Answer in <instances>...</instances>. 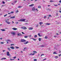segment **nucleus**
<instances>
[{
	"label": "nucleus",
	"mask_w": 61,
	"mask_h": 61,
	"mask_svg": "<svg viewBox=\"0 0 61 61\" xmlns=\"http://www.w3.org/2000/svg\"><path fill=\"white\" fill-rule=\"evenodd\" d=\"M25 19H23L19 20L18 21H20V22H24V21H25Z\"/></svg>",
	"instance_id": "f257e3e1"
},
{
	"label": "nucleus",
	"mask_w": 61,
	"mask_h": 61,
	"mask_svg": "<svg viewBox=\"0 0 61 61\" xmlns=\"http://www.w3.org/2000/svg\"><path fill=\"white\" fill-rule=\"evenodd\" d=\"M32 10L33 11H34V12H35V11H36V7H33L32 9Z\"/></svg>",
	"instance_id": "f03ea898"
},
{
	"label": "nucleus",
	"mask_w": 61,
	"mask_h": 61,
	"mask_svg": "<svg viewBox=\"0 0 61 61\" xmlns=\"http://www.w3.org/2000/svg\"><path fill=\"white\" fill-rule=\"evenodd\" d=\"M21 29H27V28H26V27H21Z\"/></svg>",
	"instance_id": "7ed1b4c3"
},
{
	"label": "nucleus",
	"mask_w": 61,
	"mask_h": 61,
	"mask_svg": "<svg viewBox=\"0 0 61 61\" xmlns=\"http://www.w3.org/2000/svg\"><path fill=\"white\" fill-rule=\"evenodd\" d=\"M10 55L9 54V51L7 52V56H10Z\"/></svg>",
	"instance_id": "20e7f679"
},
{
	"label": "nucleus",
	"mask_w": 61,
	"mask_h": 61,
	"mask_svg": "<svg viewBox=\"0 0 61 61\" xmlns=\"http://www.w3.org/2000/svg\"><path fill=\"white\" fill-rule=\"evenodd\" d=\"M21 42H25V41H26V40L22 39L21 40Z\"/></svg>",
	"instance_id": "39448f33"
},
{
	"label": "nucleus",
	"mask_w": 61,
	"mask_h": 61,
	"mask_svg": "<svg viewBox=\"0 0 61 61\" xmlns=\"http://www.w3.org/2000/svg\"><path fill=\"white\" fill-rule=\"evenodd\" d=\"M5 21L6 23H7V24H10V23H11V22H8L6 20H5Z\"/></svg>",
	"instance_id": "423d86ee"
},
{
	"label": "nucleus",
	"mask_w": 61,
	"mask_h": 61,
	"mask_svg": "<svg viewBox=\"0 0 61 61\" xmlns=\"http://www.w3.org/2000/svg\"><path fill=\"white\" fill-rule=\"evenodd\" d=\"M17 35L18 36H22V34L20 33H18L17 34Z\"/></svg>",
	"instance_id": "0eeeda50"
},
{
	"label": "nucleus",
	"mask_w": 61,
	"mask_h": 61,
	"mask_svg": "<svg viewBox=\"0 0 61 61\" xmlns=\"http://www.w3.org/2000/svg\"><path fill=\"white\" fill-rule=\"evenodd\" d=\"M33 29V27H30L29 28V30H32V29Z\"/></svg>",
	"instance_id": "6e6552de"
},
{
	"label": "nucleus",
	"mask_w": 61,
	"mask_h": 61,
	"mask_svg": "<svg viewBox=\"0 0 61 61\" xmlns=\"http://www.w3.org/2000/svg\"><path fill=\"white\" fill-rule=\"evenodd\" d=\"M13 30H17V29L16 28H13L12 29Z\"/></svg>",
	"instance_id": "1a4fd4ad"
},
{
	"label": "nucleus",
	"mask_w": 61,
	"mask_h": 61,
	"mask_svg": "<svg viewBox=\"0 0 61 61\" xmlns=\"http://www.w3.org/2000/svg\"><path fill=\"white\" fill-rule=\"evenodd\" d=\"M11 34H12V35H15V32H12L11 33Z\"/></svg>",
	"instance_id": "9d476101"
},
{
	"label": "nucleus",
	"mask_w": 61,
	"mask_h": 61,
	"mask_svg": "<svg viewBox=\"0 0 61 61\" xmlns=\"http://www.w3.org/2000/svg\"><path fill=\"white\" fill-rule=\"evenodd\" d=\"M15 16H13L12 17H10V19H12V18H15Z\"/></svg>",
	"instance_id": "9b49d317"
},
{
	"label": "nucleus",
	"mask_w": 61,
	"mask_h": 61,
	"mask_svg": "<svg viewBox=\"0 0 61 61\" xmlns=\"http://www.w3.org/2000/svg\"><path fill=\"white\" fill-rule=\"evenodd\" d=\"M10 48L11 49H14L15 48L13 46L10 47Z\"/></svg>",
	"instance_id": "f8f14e48"
},
{
	"label": "nucleus",
	"mask_w": 61,
	"mask_h": 61,
	"mask_svg": "<svg viewBox=\"0 0 61 61\" xmlns=\"http://www.w3.org/2000/svg\"><path fill=\"white\" fill-rule=\"evenodd\" d=\"M46 25H51V24L47 23H46Z\"/></svg>",
	"instance_id": "ddd939ff"
},
{
	"label": "nucleus",
	"mask_w": 61,
	"mask_h": 61,
	"mask_svg": "<svg viewBox=\"0 0 61 61\" xmlns=\"http://www.w3.org/2000/svg\"><path fill=\"white\" fill-rule=\"evenodd\" d=\"M5 59H6V58H2L1 59V60H5Z\"/></svg>",
	"instance_id": "4468645a"
},
{
	"label": "nucleus",
	"mask_w": 61,
	"mask_h": 61,
	"mask_svg": "<svg viewBox=\"0 0 61 61\" xmlns=\"http://www.w3.org/2000/svg\"><path fill=\"white\" fill-rule=\"evenodd\" d=\"M29 43V42L28 41H27L26 43H24V44H28Z\"/></svg>",
	"instance_id": "2eb2a0df"
},
{
	"label": "nucleus",
	"mask_w": 61,
	"mask_h": 61,
	"mask_svg": "<svg viewBox=\"0 0 61 61\" xmlns=\"http://www.w3.org/2000/svg\"><path fill=\"white\" fill-rule=\"evenodd\" d=\"M0 30L1 31H5V29H0Z\"/></svg>",
	"instance_id": "dca6fc26"
},
{
	"label": "nucleus",
	"mask_w": 61,
	"mask_h": 61,
	"mask_svg": "<svg viewBox=\"0 0 61 61\" xmlns=\"http://www.w3.org/2000/svg\"><path fill=\"white\" fill-rule=\"evenodd\" d=\"M7 42L8 41H9V42H11V41H10V40L9 39H8V40H7Z\"/></svg>",
	"instance_id": "f3484780"
},
{
	"label": "nucleus",
	"mask_w": 61,
	"mask_h": 61,
	"mask_svg": "<svg viewBox=\"0 0 61 61\" xmlns=\"http://www.w3.org/2000/svg\"><path fill=\"white\" fill-rule=\"evenodd\" d=\"M39 23L40 24V25H41L42 24H43V22H40Z\"/></svg>",
	"instance_id": "a211bd4d"
},
{
	"label": "nucleus",
	"mask_w": 61,
	"mask_h": 61,
	"mask_svg": "<svg viewBox=\"0 0 61 61\" xmlns=\"http://www.w3.org/2000/svg\"><path fill=\"white\" fill-rule=\"evenodd\" d=\"M38 36H42V35H40V33H38Z\"/></svg>",
	"instance_id": "6ab92c4d"
},
{
	"label": "nucleus",
	"mask_w": 61,
	"mask_h": 61,
	"mask_svg": "<svg viewBox=\"0 0 61 61\" xmlns=\"http://www.w3.org/2000/svg\"><path fill=\"white\" fill-rule=\"evenodd\" d=\"M33 5H34V4H32L30 5H29V6L30 7V6H33Z\"/></svg>",
	"instance_id": "aec40b11"
},
{
	"label": "nucleus",
	"mask_w": 61,
	"mask_h": 61,
	"mask_svg": "<svg viewBox=\"0 0 61 61\" xmlns=\"http://www.w3.org/2000/svg\"><path fill=\"white\" fill-rule=\"evenodd\" d=\"M33 53H37V52L36 51H33Z\"/></svg>",
	"instance_id": "412c9836"
},
{
	"label": "nucleus",
	"mask_w": 61,
	"mask_h": 61,
	"mask_svg": "<svg viewBox=\"0 0 61 61\" xmlns=\"http://www.w3.org/2000/svg\"><path fill=\"white\" fill-rule=\"evenodd\" d=\"M31 39H33V40H34V41H36V39H35L31 38Z\"/></svg>",
	"instance_id": "4be33fe9"
},
{
	"label": "nucleus",
	"mask_w": 61,
	"mask_h": 61,
	"mask_svg": "<svg viewBox=\"0 0 61 61\" xmlns=\"http://www.w3.org/2000/svg\"><path fill=\"white\" fill-rule=\"evenodd\" d=\"M41 38H39V41H41Z\"/></svg>",
	"instance_id": "5701e85b"
},
{
	"label": "nucleus",
	"mask_w": 61,
	"mask_h": 61,
	"mask_svg": "<svg viewBox=\"0 0 61 61\" xmlns=\"http://www.w3.org/2000/svg\"><path fill=\"white\" fill-rule=\"evenodd\" d=\"M41 46V47H44V46H45V45H42Z\"/></svg>",
	"instance_id": "b1692460"
},
{
	"label": "nucleus",
	"mask_w": 61,
	"mask_h": 61,
	"mask_svg": "<svg viewBox=\"0 0 61 61\" xmlns=\"http://www.w3.org/2000/svg\"><path fill=\"white\" fill-rule=\"evenodd\" d=\"M37 35H35V36H34V37H35V38H36V37H37Z\"/></svg>",
	"instance_id": "393cba45"
},
{
	"label": "nucleus",
	"mask_w": 61,
	"mask_h": 61,
	"mask_svg": "<svg viewBox=\"0 0 61 61\" xmlns=\"http://www.w3.org/2000/svg\"><path fill=\"white\" fill-rule=\"evenodd\" d=\"M33 60L34 61H37V59H34Z\"/></svg>",
	"instance_id": "a878e982"
},
{
	"label": "nucleus",
	"mask_w": 61,
	"mask_h": 61,
	"mask_svg": "<svg viewBox=\"0 0 61 61\" xmlns=\"http://www.w3.org/2000/svg\"><path fill=\"white\" fill-rule=\"evenodd\" d=\"M38 8H41V6H38Z\"/></svg>",
	"instance_id": "bb28decb"
},
{
	"label": "nucleus",
	"mask_w": 61,
	"mask_h": 61,
	"mask_svg": "<svg viewBox=\"0 0 61 61\" xmlns=\"http://www.w3.org/2000/svg\"><path fill=\"white\" fill-rule=\"evenodd\" d=\"M55 58H58V57L57 56H55Z\"/></svg>",
	"instance_id": "cd10ccee"
},
{
	"label": "nucleus",
	"mask_w": 61,
	"mask_h": 61,
	"mask_svg": "<svg viewBox=\"0 0 61 61\" xmlns=\"http://www.w3.org/2000/svg\"><path fill=\"white\" fill-rule=\"evenodd\" d=\"M50 2H51V3L52 2H54V1L53 0H50Z\"/></svg>",
	"instance_id": "c85d7f7f"
},
{
	"label": "nucleus",
	"mask_w": 61,
	"mask_h": 61,
	"mask_svg": "<svg viewBox=\"0 0 61 61\" xmlns=\"http://www.w3.org/2000/svg\"><path fill=\"white\" fill-rule=\"evenodd\" d=\"M8 49L10 51H11V49L9 48H8Z\"/></svg>",
	"instance_id": "c756f323"
},
{
	"label": "nucleus",
	"mask_w": 61,
	"mask_h": 61,
	"mask_svg": "<svg viewBox=\"0 0 61 61\" xmlns=\"http://www.w3.org/2000/svg\"><path fill=\"white\" fill-rule=\"evenodd\" d=\"M4 43V42H0L1 44H3Z\"/></svg>",
	"instance_id": "7c9ffc66"
},
{
	"label": "nucleus",
	"mask_w": 61,
	"mask_h": 61,
	"mask_svg": "<svg viewBox=\"0 0 61 61\" xmlns=\"http://www.w3.org/2000/svg\"><path fill=\"white\" fill-rule=\"evenodd\" d=\"M21 7H22V6H18V8H21Z\"/></svg>",
	"instance_id": "2f4dec72"
},
{
	"label": "nucleus",
	"mask_w": 61,
	"mask_h": 61,
	"mask_svg": "<svg viewBox=\"0 0 61 61\" xmlns=\"http://www.w3.org/2000/svg\"><path fill=\"white\" fill-rule=\"evenodd\" d=\"M7 14H6V15H4V17H5V16H7Z\"/></svg>",
	"instance_id": "473e14b6"
},
{
	"label": "nucleus",
	"mask_w": 61,
	"mask_h": 61,
	"mask_svg": "<svg viewBox=\"0 0 61 61\" xmlns=\"http://www.w3.org/2000/svg\"><path fill=\"white\" fill-rule=\"evenodd\" d=\"M24 37H25V38H27V36H24Z\"/></svg>",
	"instance_id": "72a5a7b5"
},
{
	"label": "nucleus",
	"mask_w": 61,
	"mask_h": 61,
	"mask_svg": "<svg viewBox=\"0 0 61 61\" xmlns=\"http://www.w3.org/2000/svg\"><path fill=\"white\" fill-rule=\"evenodd\" d=\"M17 2V0H15L14 2V3H16Z\"/></svg>",
	"instance_id": "f704fd0d"
},
{
	"label": "nucleus",
	"mask_w": 61,
	"mask_h": 61,
	"mask_svg": "<svg viewBox=\"0 0 61 61\" xmlns=\"http://www.w3.org/2000/svg\"><path fill=\"white\" fill-rule=\"evenodd\" d=\"M15 60V59H10V60Z\"/></svg>",
	"instance_id": "c9c22d12"
},
{
	"label": "nucleus",
	"mask_w": 61,
	"mask_h": 61,
	"mask_svg": "<svg viewBox=\"0 0 61 61\" xmlns=\"http://www.w3.org/2000/svg\"><path fill=\"white\" fill-rule=\"evenodd\" d=\"M2 3H3V4H5V2L4 1H3L2 2Z\"/></svg>",
	"instance_id": "e433bc0d"
},
{
	"label": "nucleus",
	"mask_w": 61,
	"mask_h": 61,
	"mask_svg": "<svg viewBox=\"0 0 61 61\" xmlns=\"http://www.w3.org/2000/svg\"><path fill=\"white\" fill-rule=\"evenodd\" d=\"M45 39H47V36H46L45 37Z\"/></svg>",
	"instance_id": "4c0bfd02"
},
{
	"label": "nucleus",
	"mask_w": 61,
	"mask_h": 61,
	"mask_svg": "<svg viewBox=\"0 0 61 61\" xmlns=\"http://www.w3.org/2000/svg\"><path fill=\"white\" fill-rule=\"evenodd\" d=\"M18 10H17L16 11L15 13H18Z\"/></svg>",
	"instance_id": "58836bf2"
},
{
	"label": "nucleus",
	"mask_w": 61,
	"mask_h": 61,
	"mask_svg": "<svg viewBox=\"0 0 61 61\" xmlns=\"http://www.w3.org/2000/svg\"><path fill=\"white\" fill-rule=\"evenodd\" d=\"M14 13V12H13V11H12V12H10V13H11V14L12 13Z\"/></svg>",
	"instance_id": "ea45409f"
},
{
	"label": "nucleus",
	"mask_w": 61,
	"mask_h": 61,
	"mask_svg": "<svg viewBox=\"0 0 61 61\" xmlns=\"http://www.w3.org/2000/svg\"><path fill=\"white\" fill-rule=\"evenodd\" d=\"M46 58H45L43 60V61H44V60H46Z\"/></svg>",
	"instance_id": "a19ab883"
},
{
	"label": "nucleus",
	"mask_w": 61,
	"mask_h": 61,
	"mask_svg": "<svg viewBox=\"0 0 61 61\" xmlns=\"http://www.w3.org/2000/svg\"><path fill=\"white\" fill-rule=\"evenodd\" d=\"M55 6H58V5H55Z\"/></svg>",
	"instance_id": "79ce46f5"
},
{
	"label": "nucleus",
	"mask_w": 61,
	"mask_h": 61,
	"mask_svg": "<svg viewBox=\"0 0 61 61\" xmlns=\"http://www.w3.org/2000/svg\"><path fill=\"white\" fill-rule=\"evenodd\" d=\"M16 24H18V22H15Z\"/></svg>",
	"instance_id": "37998d69"
},
{
	"label": "nucleus",
	"mask_w": 61,
	"mask_h": 61,
	"mask_svg": "<svg viewBox=\"0 0 61 61\" xmlns=\"http://www.w3.org/2000/svg\"><path fill=\"white\" fill-rule=\"evenodd\" d=\"M46 17H47L46 16H45L44 17V18H46Z\"/></svg>",
	"instance_id": "c03bdc74"
},
{
	"label": "nucleus",
	"mask_w": 61,
	"mask_h": 61,
	"mask_svg": "<svg viewBox=\"0 0 61 61\" xmlns=\"http://www.w3.org/2000/svg\"><path fill=\"white\" fill-rule=\"evenodd\" d=\"M38 25H36V27H38Z\"/></svg>",
	"instance_id": "a18cd8bd"
},
{
	"label": "nucleus",
	"mask_w": 61,
	"mask_h": 61,
	"mask_svg": "<svg viewBox=\"0 0 61 61\" xmlns=\"http://www.w3.org/2000/svg\"><path fill=\"white\" fill-rule=\"evenodd\" d=\"M43 55H45L44 54H42L41 55V56H43Z\"/></svg>",
	"instance_id": "49530a36"
},
{
	"label": "nucleus",
	"mask_w": 61,
	"mask_h": 61,
	"mask_svg": "<svg viewBox=\"0 0 61 61\" xmlns=\"http://www.w3.org/2000/svg\"><path fill=\"white\" fill-rule=\"evenodd\" d=\"M16 47V49H17V48H19V47Z\"/></svg>",
	"instance_id": "de8ad7c7"
},
{
	"label": "nucleus",
	"mask_w": 61,
	"mask_h": 61,
	"mask_svg": "<svg viewBox=\"0 0 61 61\" xmlns=\"http://www.w3.org/2000/svg\"><path fill=\"white\" fill-rule=\"evenodd\" d=\"M29 55H32V53H30V54H29Z\"/></svg>",
	"instance_id": "09e8293b"
},
{
	"label": "nucleus",
	"mask_w": 61,
	"mask_h": 61,
	"mask_svg": "<svg viewBox=\"0 0 61 61\" xmlns=\"http://www.w3.org/2000/svg\"><path fill=\"white\" fill-rule=\"evenodd\" d=\"M49 17H51V15H49Z\"/></svg>",
	"instance_id": "8fccbe9b"
},
{
	"label": "nucleus",
	"mask_w": 61,
	"mask_h": 61,
	"mask_svg": "<svg viewBox=\"0 0 61 61\" xmlns=\"http://www.w3.org/2000/svg\"><path fill=\"white\" fill-rule=\"evenodd\" d=\"M8 14H9V15H10V14H11V12H10V13H8Z\"/></svg>",
	"instance_id": "3c124183"
},
{
	"label": "nucleus",
	"mask_w": 61,
	"mask_h": 61,
	"mask_svg": "<svg viewBox=\"0 0 61 61\" xmlns=\"http://www.w3.org/2000/svg\"><path fill=\"white\" fill-rule=\"evenodd\" d=\"M59 3H61V0H60L59 1Z\"/></svg>",
	"instance_id": "603ef678"
},
{
	"label": "nucleus",
	"mask_w": 61,
	"mask_h": 61,
	"mask_svg": "<svg viewBox=\"0 0 61 61\" xmlns=\"http://www.w3.org/2000/svg\"><path fill=\"white\" fill-rule=\"evenodd\" d=\"M53 54H56V52H54L53 53Z\"/></svg>",
	"instance_id": "864d4df0"
},
{
	"label": "nucleus",
	"mask_w": 61,
	"mask_h": 61,
	"mask_svg": "<svg viewBox=\"0 0 61 61\" xmlns=\"http://www.w3.org/2000/svg\"><path fill=\"white\" fill-rule=\"evenodd\" d=\"M35 54V53H33L32 54V55H34Z\"/></svg>",
	"instance_id": "5fc2aeb1"
},
{
	"label": "nucleus",
	"mask_w": 61,
	"mask_h": 61,
	"mask_svg": "<svg viewBox=\"0 0 61 61\" xmlns=\"http://www.w3.org/2000/svg\"><path fill=\"white\" fill-rule=\"evenodd\" d=\"M0 39L1 40H2V39H3V38H1Z\"/></svg>",
	"instance_id": "6e6d98bb"
},
{
	"label": "nucleus",
	"mask_w": 61,
	"mask_h": 61,
	"mask_svg": "<svg viewBox=\"0 0 61 61\" xmlns=\"http://www.w3.org/2000/svg\"><path fill=\"white\" fill-rule=\"evenodd\" d=\"M22 33L23 34H25V33H24V32H22Z\"/></svg>",
	"instance_id": "4d7b16f0"
},
{
	"label": "nucleus",
	"mask_w": 61,
	"mask_h": 61,
	"mask_svg": "<svg viewBox=\"0 0 61 61\" xmlns=\"http://www.w3.org/2000/svg\"><path fill=\"white\" fill-rule=\"evenodd\" d=\"M16 58V57L15 56L13 57V58Z\"/></svg>",
	"instance_id": "13d9d810"
},
{
	"label": "nucleus",
	"mask_w": 61,
	"mask_h": 61,
	"mask_svg": "<svg viewBox=\"0 0 61 61\" xmlns=\"http://www.w3.org/2000/svg\"><path fill=\"white\" fill-rule=\"evenodd\" d=\"M61 56V55H59V56Z\"/></svg>",
	"instance_id": "bf43d9fd"
},
{
	"label": "nucleus",
	"mask_w": 61,
	"mask_h": 61,
	"mask_svg": "<svg viewBox=\"0 0 61 61\" xmlns=\"http://www.w3.org/2000/svg\"><path fill=\"white\" fill-rule=\"evenodd\" d=\"M3 52H5V50H3Z\"/></svg>",
	"instance_id": "052dcab7"
},
{
	"label": "nucleus",
	"mask_w": 61,
	"mask_h": 61,
	"mask_svg": "<svg viewBox=\"0 0 61 61\" xmlns=\"http://www.w3.org/2000/svg\"><path fill=\"white\" fill-rule=\"evenodd\" d=\"M54 36L55 37H56V36Z\"/></svg>",
	"instance_id": "680f3d73"
},
{
	"label": "nucleus",
	"mask_w": 61,
	"mask_h": 61,
	"mask_svg": "<svg viewBox=\"0 0 61 61\" xmlns=\"http://www.w3.org/2000/svg\"><path fill=\"white\" fill-rule=\"evenodd\" d=\"M36 10L38 12V10H37V9H36Z\"/></svg>",
	"instance_id": "e2e57ef3"
},
{
	"label": "nucleus",
	"mask_w": 61,
	"mask_h": 61,
	"mask_svg": "<svg viewBox=\"0 0 61 61\" xmlns=\"http://www.w3.org/2000/svg\"><path fill=\"white\" fill-rule=\"evenodd\" d=\"M56 15L57 16L58 15V14H57V13H56Z\"/></svg>",
	"instance_id": "0e129e2a"
},
{
	"label": "nucleus",
	"mask_w": 61,
	"mask_h": 61,
	"mask_svg": "<svg viewBox=\"0 0 61 61\" xmlns=\"http://www.w3.org/2000/svg\"><path fill=\"white\" fill-rule=\"evenodd\" d=\"M59 53H61V51H59Z\"/></svg>",
	"instance_id": "69168bd1"
},
{
	"label": "nucleus",
	"mask_w": 61,
	"mask_h": 61,
	"mask_svg": "<svg viewBox=\"0 0 61 61\" xmlns=\"http://www.w3.org/2000/svg\"><path fill=\"white\" fill-rule=\"evenodd\" d=\"M20 52H21V53H23V51H21Z\"/></svg>",
	"instance_id": "338daca9"
},
{
	"label": "nucleus",
	"mask_w": 61,
	"mask_h": 61,
	"mask_svg": "<svg viewBox=\"0 0 61 61\" xmlns=\"http://www.w3.org/2000/svg\"><path fill=\"white\" fill-rule=\"evenodd\" d=\"M59 12H60V13H61V11H59Z\"/></svg>",
	"instance_id": "774afa93"
}]
</instances>
